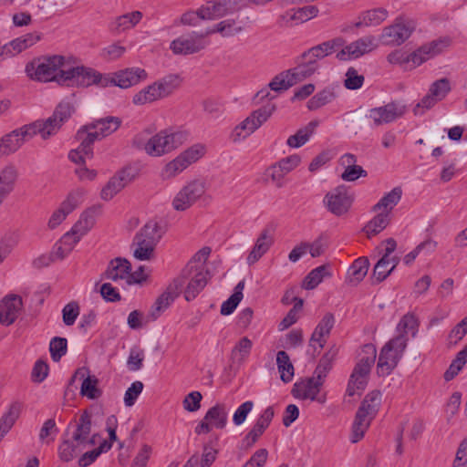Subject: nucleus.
<instances>
[{
  "mask_svg": "<svg viewBox=\"0 0 467 467\" xmlns=\"http://www.w3.org/2000/svg\"><path fill=\"white\" fill-rule=\"evenodd\" d=\"M25 72L31 80L66 87H89L96 85L98 78V71L81 65L71 55L35 57L26 65Z\"/></svg>",
  "mask_w": 467,
  "mask_h": 467,
  "instance_id": "1",
  "label": "nucleus"
},
{
  "mask_svg": "<svg viewBox=\"0 0 467 467\" xmlns=\"http://www.w3.org/2000/svg\"><path fill=\"white\" fill-rule=\"evenodd\" d=\"M184 140V133L180 131L163 130L150 135L149 130H144L134 137L132 144L148 156L158 158L180 147Z\"/></svg>",
  "mask_w": 467,
  "mask_h": 467,
  "instance_id": "2",
  "label": "nucleus"
},
{
  "mask_svg": "<svg viewBox=\"0 0 467 467\" xmlns=\"http://www.w3.org/2000/svg\"><path fill=\"white\" fill-rule=\"evenodd\" d=\"M182 78L179 74H168L144 87L132 97L135 106H143L171 96L182 84Z\"/></svg>",
  "mask_w": 467,
  "mask_h": 467,
  "instance_id": "3",
  "label": "nucleus"
},
{
  "mask_svg": "<svg viewBox=\"0 0 467 467\" xmlns=\"http://www.w3.org/2000/svg\"><path fill=\"white\" fill-rule=\"evenodd\" d=\"M376 357L377 350L373 344H366L362 347L358 354V362L349 377L346 390L348 396L353 397L356 394L360 395L365 389Z\"/></svg>",
  "mask_w": 467,
  "mask_h": 467,
  "instance_id": "4",
  "label": "nucleus"
},
{
  "mask_svg": "<svg viewBox=\"0 0 467 467\" xmlns=\"http://www.w3.org/2000/svg\"><path fill=\"white\" fill-rule=\"evenodd\" d=\"M161 238L158 223L149 221L135 234L131 243L133 257L139 261H150L155 257V249Z\"/></svg>",
  "mask_w": 467,
  "mask_h": 467,
  "instance_id": "5",
  "label": "nucleus"
},
{
  "mask_svg": "<svg viewBox=\"0 0 467 467\" xmlns=\"http://www.w3.org/2000/svg\"><path fill=\"white\" fill-rule=\"evenodd\" d=\"M205 146L199 143L187 148L174 159L165 163L161 170L160 178L163 182L175 179L188 167L199 161L205 154Z\"/></svg>",
  "mask_w": 467,
  "mask_h": 467,
  "instance_id": "6",
  "label": "nucleus"
},
{
  "mask_svg": "<svg viewBox=\"0 0 467 467\" xmlns=\"http://www.w3.org/2000/svg\"><path fill=\"white\" fill-rule=\"evenodd\" d=\"M121 119L118 117H108L85 125L78 130L76 140L82 143V149L88 150L95 140H101L113 132L120 126Z\"/></svg>",
  "mask_w": 467,
  "mask_h": 467,
  "instance_id": "7",
  "label": "nucleus"
},
{
  "mask_svg": "<svg viewBox=\"0 0 467 467\" xmlns=\"http://www.w3.org/2000/svg\"><path fill=\"white\" fill-rule=\"evenodd\" d=\"M409 337L396 336L381 348L377 364V373L380 377L389 376L398 366L407 348Z\"/></svg>",
  "mask_w": 467,
  "mask_h": 467,
  "instance_id": "8",
  "label": "nucleus"
},
{
  "mask_svg": "<svg viewBox=\"0 0 467 467\" xmlns=\"http://www.w3.org/2000/svg\"><path fill=\"white\" fill-rule=\"evenodd\" d=\"M74 111L75 108L70 102L61 101L49 118L32 123L37 134L46 140L59 131L62 125L71 118Z\"/></svg>",
  "mask_w": 467,
  "mask_h": 467,
  "instance_id": "9",
  "label": "nucleus"
},
{
  "mask_svg": "<svg viewBox=\"0 0 467 467\" xmlns=\"http://www.w3.org/2000/svg\"><path fill=\"white\" fill-rule=\"evenodd\" d=\"M191 271V268H183L181 275L173 280L178 285V293L183 291L186 301H192L206 286L210 275L203 274L198 269Z\"/></svg>",
  "mask_w": 467,
  "mask_h": 467,
  "instance_id": "10",
  "label": "nucleus"
},
{
  "mask_svg": "<svg viewBox=\"0 0 467 467\" xmlns=\"http://www.w3.org/2000/svg\"><path fill=\"white\" fill-rule=\"evenodd\" d=\"M206 192V184L202 180H192L182 186L174 195L171 207L176 212H186L192 208Z\"/></svg>",
  "mask_w": 467,
  "mask_h": 467,
  "instance_id": "11",
  "label": "nucleus"
},
{
  "mask_svg": "<svg viewBox=\"0 0 467 467\" xmlns=\"http://www.w3.org/2000/svg\"><path fill=\"white\" fill-rule=\"evenodd\" d=\"M354 200V193L345 185H339L326 193L323 203L329 213L340 217L349 212Z\"/></svg>",
  "mask_w": 467,
  "mask_h": 467,
  "instance_id": "12",
  "label": "nucleus"
},
{
  "mask_svg": "<svg viewBox=\"0 0 467 467\" xmlns=\"http://www.w3.org/2000/svg\"><path fill=\"white\" fill-rule=\"evenodd\" d=\"M37 134L33 123L24 125L0 137V158L16 153L27 140Z\"/></svg>",
  "mask_w": 467,
  "mask_h": 467,
  "instance_id": "13",
  "label": "nucleus"
},
{
  "mask_svg": "<svg viewBox=\"0 0 467 467\" xmlns=\"http://www.w3.org/2000/svg\"><path fill=\"white\" fill-rule=\"evenodd\" d=\"M209 32H192L173 39L170 44L171 51L176 56H189L203 50L207 46Z\"/></svg>",
  "mask_w": 467,
  "mask_h": 467,
  "instance_id": "14",
  "label": "nucleus"
},
{
  "mask_svg": "<svg viewBox=\"0 0 467 467\" xmlns=\"http://www.w3.org/2000/svg\"><path fill=\"white\" fill-rule=\"evenodd\" d=\"M414 28L411 20L400 17L391 26L383 29L380 40L387 46H400L410 36Z\"/></svg>",
  "mask_w": 467,
  "mask_h": 467,
  "instance_id": "15",
  "label": "nucleus"
},
{
  "mask_svg": "<svg viewBox=\"0 0 467 467\" xmlns=\"http://www.w3.org/2000/svg\"><path fill=\"white\" fill-rule=\"evenodd\" d=\"M450 91L451 83L448 78H443L434 81L431 85L428 93L414 107V114H423L425 110L431 109L438 101L442 100Z\"/></svg>",
  "mask_w": 467,
  "mask_h": 467,
  "instance_id": "16",
  "label": "nucleus"
},
{
  "mask_svg": "<svg viewBox=\"0 0 467 467\" xmlns=\"http://www.w3.org/2000/svg\"><path fill=\"white\" fill-rule=\"evenodd\" d=\"M323 384L314 377L308 378L295 383L292 393L296 399L310 400L324 404L327 401V395L319 394Z\"/></svg>",
  "mask_w": 467,
  "mask_h": 467,
  "instance_id": "17",
  "label": "nucleus"
},
{
  "mask_svg": "<svg viewBox=\"0 0 467 467\" xmlns=\"http://www.w3.org/2000/svg\"><path fill=\"white\" fill-rule=\"evenodd\" d=\"M406 112V106L400 102H390L382 107L372 109L368 111V118L375 126H380L394 121Z\"/></svg>",
  "mask_w": 467,
  "mask_h": 467,
  "instance_id": "18",
  "label": "nucleus"
},
{
  "mask_svg": "<svg viewBox=\"0 0 467 467\" xmlns=\"http://www.w3.org/2000/svg\"><path fill=\"white\" fill-rule=\"evenodd\" d=\"M23 310L22 297L8 294L0 300V324L5 327L13 325Z\"/></svg>",
  "mask_w": 467,
  "mask_h": 467,
  "instance_id": "19",
  "label": "nucleus"
},
{
  "mask_svg": "<svg viewBox=\"0 0 467 467\" xmlns=\"http://www.w3.org/2000/svg\"><path fill=\"white\" fill-rule=\"evenodd\" d=\"M377 47L376 38L372 36H367L341 48L337 54V58L342 61L358 58L376 49Z\"/></svg>",
  "mask_w": 467,
  "mask_h": 467,
  "instance_id": "20",
  "label": "nucleus"
},
{
  "mask_svg": "<svg viewBox=\"0 0 467 467\" xmlns=\"http://www.w3.org/2000/svg\"><path fill=\"white\" fill-rule=\"evenodd\" d=\"M134 176L129 168L122 169L116 172L102 187L100 198L103 201H110L120 192L131 181Z\"/></svg>",
  "mask_w": 467,
  "mask_h": 467,
  "instance_id": "21",
  "label": "nucleus"
},
{
  "mask_svg": "<svg viewBox=\"0 0 467 467\" xmlns=\"http://www.w3.org/2000/svg\"><path fill=\"white\" fill-rule=\"evenodd\" d=\"M148 78V72L139 67H127L115 72L117 87L126 89L139 85Z\"/></svg>",
  "mask_w": 467,
  "mask_h": 467,
  "instance_id": "22",
  "label": "nucleus"
},
{
  "mask_svg": "<svg viewBox=\"0 0 467 467\" xmlns=\"http://www.w3.org/2000/svg\"><path fill=\"white\" fill-rule=\"evenodd\" d=\"M292 76L293 75L290 74L289 70L281 72L270 81L268 88H264L259 90L256 93L255 98L260 100H264L265 99H273L275 97L271 95L270 90L281 92L287 90L289 88L296 85Z\"/></svg>",
  "mask_w": 467,
  "mask_h": 467,
  "instance_id": "23",
  "label": "nucleus"
},
{
  "mask_svg": "<svg viewBox=\"0 0 467 467\" xmlns=\"http://www.w3.org/2000/svg\"><path fill=\"white\" fill-rule=\"evenodd\" d=\"M131 270L130 263L121 257L111 260L104 273L105 278L115 283L128 285L129 274Z\"/></svg>",
  "mask_w": 467,
  "mask_h": 467,
  "instance_id": "24",
  "label": "nucleus"
},
{
  "mask_svg": "<svg viewBox=\"0 0 467 467\" xmlns=\"http://www.w3.org/2000/svg\"><path fill=\"white\" fill-rule=\"evenodd\" d=\"M91 425L92 415L88 410H84L76 424V430L72 435L74 441H80L87 447L94 445L96 435H91Z\"/></svg>",
  "mask_w": 467,
  "mask_h": 467,
  "instance_id": "25",
  "label": "nucleus"
},
{
  "mask_svg": "<svg viewBox=\"0 0 467 467\" xmlns=\"http://www.w3.org/2000/svg\"><path fill=\"white\" fill-rule=\"evenodd\" d=\"M275 415V410L272 406L267 407L261 415L257 418L252 429L248 431L244 438L246 446H253L258 439L263 435L265 431L269 427Z\"/></svg>",
  "mask_w": 467,
  "mask_h": 467,
  "instance_id": "26",
  "label": "nucleus"
},
{
  "mask_svg": "<svg viewBox=\"0 0 467 467\" xmlns=\"http://www.w3.org/2000/svg\"><path fill=\"white\" fill-rule=\"evenodd\" d=\"M447 46L448 43L442 40L433 41L428 45H424L416 51L409 54V63H412L413 67H418L431 57L440 54Z\"/></svg>",
  "mask_w": 467,
  "mask_h": 467,
  "instance_id": "27",
  "label": "nucleus"
},
{
  "mask_svg": "<svg viewBox=\"0 0 467 467\" xmlns=\"http://www.w3.org/2000/svg\"><path fill=\"white\" fill-rule=\"evenodd\" d=\"M37 40L38 37L35 36L33 34H26L13 39L1 47L0 58L5 59L15 57L33 46Z\"/></svg>",
  "mask_w": 467,
  "mask_h": 467,
  "instance_id": "28",
  "label": "nucleus"
},
{
  "mask_svg": "<svg viewBox=\"0 0 467 467\" xmlns=\"http://www.w3.org/2000/svg\"><path fill=\"white\" fill-rule=\"evenodd\" d=\"M79 377L82 379L80 388V394L89 400H97L101 397L102 390L99 388V379L94 375L88 374V369L86 368H78L74 378Z\"/></svg>",
  "mask_w": 467,
  "mask_h": 467,
  "instance_id": "29",
  "label": "nucleus"
},
{
  "mask_svg": "<svg viewBox=\"0 0 467 467\" xmlns=\"http://www.w3.org/2000/svg\"><path fill=\"white\" fill-rule=\"evenodd\" d=\"M276 105L268 103L253 110L243 121L250 130L254 133L261 126H263L275 112Z\"/></svg>",
  "mask_w": 467,
  "mask_h": 467,
  "instance_id": "30",
  "label": "nucleus"
},
{
  "mask_svg": "<svg viewBox=\"0 0 467 467\" xmlns=\"http://www.w3.org/2000/svg\"><path fill=\"white\" fill-rule=\"evenodd\" d=\"M335 324V317L331 313H327L317 324L315 328L311 338L310 346L315 348V344L318 345L319 349L323 348L330 331Z\"/></svg>",
  "mask_w": 467,
  "mask_h": 467,
  "instance_id": "31",
  "label": "nucleus"
},
{
  "mask_svg": "<svg viewBox=\"0 0 467 467\" xmlns=\"http://www.w3.org/2000/svg\"><path fill=\"white\" fill-rule=\"evenodd\" d=\"M344 45L345 40L342 37H337L308 49L303 54L302 57L317 61L343 47Z\"/></svg>",
  "mask_w": 467,
  "mask_h": 467,
  "instance_id": "32",
  "label": "nucleus"
},
{
  "mask_svg": "<svg viewBox=\"0 0 467 467\" xmlns=\"http://www.w3.org/2000/svg\"><path fill=\"white\" fill-rule=\"evenodd\" d=\"M231 10L230 0L210 1L200 7V14L202 15V19L214 20L226 16Z\"/></svg>",
  "mask_w": 467,
  "mask_h": 467,
  "instance_id": "33",
  "label": "nucleus"
},
{
  "mask_svg": "<svg viewBox=\"0 0 467 467\" xmlns=\"http://www.w3.org/2000/svg\"><path fill=\"white\" fill-rule=\"evenodd\" d=\"M179 296L178 285L171 283L155 301L150 311V317L152 320H156L161 312H163Z\"/></svg>",
  "mask_w": 467,
  "mask_h": 467,
  "instance_id": "34",
  "label": "nucleus"
},
{
  "mask_svg": "<svg viewBox=\"0 0 467 467\" xmlns=\"http://www.w3.org/2000/svg\"><path fill=\"white\" fill-rule=\"evenodd\" d=\"M402 189L400 186L394 187L390 192L383 195V197L372 207V212L387 213L390 212L400 202L402 197Z\"/></svg>",
  "mask_w": 467,
  "mask_h": 467,
  "instance_id": "35",
  "label": "nucleus"
},
{
  "mask_svg": "<svg viewBox=\"0 0 467 467\" xmlns=\"http://www.w3.org/2000/svg\"><path fill=\"white\" fill-rule=\"evenodd\" d=\"M272 243L273 240L268 233L262 232L247 256V264L252 265L256 263L268 251Z\"/></svg>",
  "mask_w": 467,
  "mask_h": 467,
  "instance_id": "36",
  "label": "nucleus"
},
{
  "mask_svg": "<svg viewBox=\"0 0 467 467\" xmlns=\"http://www.w3.org/2000/svg\"><path fill=\"white\" fill-rule=\"evenodd\" d=\"M318 126L317 120H312L305 127L299 129L294 135L288 137L286 144L290 148H299L305 145Z\"/></svg>",
  "mask_w": 467,
  "mask_h": 467,
  "instance_id": "37",
  "label": "nucleus"
},
{
  "mask_svg": "<svg viewBox=\"0 0 467 467\" xmlns=\"http://www.w3.org/2000/svg\"><path fill=\"white\" fill-rule=\"evenodd\" d=\"M87 448L80 441L71 439L64 440L58 447V456L61 461L67 462L72 461L78 453Z\"/></svg>",
  "mask_w": 467,
  "mask_h": 467,
  "instance_id": "38",
  "label": "nucleus"
},
{
  "mask_svg": "<svg viewBox=\"0 0 467 467\" xmlns=\"http://www.w3.org/2000/svg\"><path fill=\"white\" fill-rule=\"evenodd\" d=\"M227 409L224 404L218 403L210 408L204 416L213 428L223 429L227 424Z\"/></svg>",
  "mask_w": 467,
  "mask_h": 467,
  "instance_id": "39",
  "label": "nucleus"
},
{
  "mask_svg": "<svg viewBox=\"0 0 467 467\" xmlns=\"http://www.w3.org/2000/svg\"><path fill=\"white\" fill-rule=\"evenodd\" d=\"M381 397L382 395L380 391H370L365 397L357 412L364 414L366 417H368L372 420L379 410L381 402Z\"/></svg>",
  "mask_w": 467,
  "mask_h": 467,
  "instance_id": "40",
  "label": "nucleus"
},
{
  "mask_svg": "<svg viewBox=\"0 0 467 467\" xmlns=\"http://www.w3.org/2000/svg\"><path fill=\"white\" fill-rule=\"evenodd\" d=\"M305 62L300 63L296 67L289 69V72L296 84L311 77L318 70V65L316 60L304 58Z\"/></svg>",
  "mask_w": 467,
  "mask_h": 467,
  "instance_id": "41",
  "label": "nucleus"
},
{
  "mask_svg": "<svg viewBox=\"0 0 467 467\" xmlns=\"http://www.w3.org/2000/svg\"><path fill=\"white\" fill-rule=\"evenodd\" d=\"M92 210L84 212L78 221L73 225L70 232L79 240L86 235L95 225L96 219Z\"/></svg>",
  "mask_w": 467,
  "mask_h": 467,
  "instance_id": "42",
  "label": "nucleus"
},
{
  "mask_svg": "<svg viewBox=\"0 0 467 467\" xmlns=\"http://www.w3.org/2000/svg\"><path fill=\"white\" fill-rule=\"evenodd\" d=\"M331 276L327 265H320L308 273L302 282V287L306 290L316 288L326 277Z\"/></svg>",
  "mask_w": 467,
  "mask_h": 467,
  "instance_id": "43",
  "label": "nucleus"
},
{
  "mask_svg": "<svg viewBox=\"0 0 467 467\" xmlns=\"http://www.w3.org/2000/svg\"><path fill=\"white\" fill-rule=\"evenodd\" d=\"M369 267L368 259L359 257L354 261L348 272V282L352 285H358L367 275Z\"/></svg>",
  "mask_w": 467,
  "mask_h": 467,
  "instance_id": "44",
  "label": "nucleus"
},
{
  "mask_svg": "<svg viewBox=\"0 0 467 467\" xmlns=\"http://www.w3.org/2000/svg\"><path fill=\"white\" fill-rule=\"evenodd\" d=\"M276 365L280 373V379L285 383L290 382L294 378L295 368L285 351L280 350L277 352Z\"/></svg>",
  "mask_w": 467,
  "mask_h": 467,
  "instance_id": "45",
  "label": "nucleus"
},
{
  "mask_svg": "<svg viewBox=\"0 0 467 467\" xmlns=\"http://www.w3.org/2000/svg\"><path fill=\"white\" fill-rule=\"evenodd\" d=\"M142 18V13L133 11L118 16L112 23L113 29L117 32H123L134 27Z\"/></svg>",
  "mask_w": 467,
  "mask_h": 467,
  "instance_id": "46",
  "label": "nucleus"
},
{
  "mask_svg": "<svg viewBox=\"0 0 467 467\" xmlns=\"http://www.w3.org/2000/svg\"><path fill=\"white\" fill-rule=\"evenodd\" d=\"M374 216L363 228L364 233L371 238L382 232L389 223V215L387 213L377 212Z\"/></svg>",
  "mask_w": 467,
  "mask_h": 467,
  "instance_id": "47",
  "label": "nucleus"
},
{
  "mask_svg": "<svg viewBox=\"0 0 467 467\" xmlns=\"http://www.w3.org/2000/svg\"><path fill=\"white\" fill-rule=\"evenodd\" d=\"M22 405L19 402H13L7 411L0 419V433L4 436L12 429L21 412Z\"/></svg>",
  "mask_w": 467,
  "mask_h": 467,
  "instance_id": "48",
  "label": "nucleus"
},
{
  "mask_svg": "<svg viewBox=\"0 0 467 467\" xmlns=\"http://www.w3.org/2000/svg\"><path fill=\"white\" fill-rule=\"evenodd\" d=\"M242 31L243 26L241 22H238L234 19H225L218 23L214 27L205 30V32H209V36L218 32L221 33L223 36H234Z\"/></svg>",
  "mask_w": 467,
  "mask_h": 467,
  "instance_id": "49",
  "label": "nucleus"
},
{
  "mask_svg": "<svg viewBox=\"0 0 467 467\" xmlns=\"http://www.w3.org/2000/svg\"><path fill=\"white\" fill-rule=\"evenodd\" d=\"M371 422V419L364 414L356 413L351 428L350 441L352 443L358 442L365 435Z\"/></svg>",
  "mask_w": 467,
  "mask_h": 467,
  "instance_id": "50",
  "label": "nucleus"
},
{
  "mask_svg": "<svg viewBox=\"0 0 467 467\" xmlns=\"http://www.w3.org/2000/svg\"><path fill=\"white\" fill-rule=\"evenodd\" d=\"M244 280L240 281L236 285L234 294L226 301H224L221 306L222 315L228 316L235 310L244 297L243 291L244 289Z\"/></svg>",
  "mask_w": 467,
  "mask_h": 467,
  "instance_id": "51",
  "label": "nucleus"
},
{
  "mask_svg": "<svg viewBox=\"0 0 467 467\" xmlns=\"http://www.w3.org/2000/svg\"><path fill=\"white\" fill-rule=\"evenodd\" d=\"M388 16V11L383 8H378L367 11L361 15L359 21L355 24L357 27L361 26H378Z\"/></svg>",
  "mask_w": 467,
  "mask_h": 467,
  "instance_id": "52",
  "label": "nucleus"
},
{
  "mask_svg": "<svg viewBox=\"0 0 467 467\" xmlns=\"http://www.w3.org/2000/svg\"><path fill=\"white\" fill-rule=\"evenodd\" d=\"M419 321L412 313L404 315L397 325V336H404L408 337V333L411 332L412 337H415L418 331Z\"/></svg>",
  "mask_w": 467,
  "mask_h": 467,
  "instance_id": "53",
  "label": "nucleus"
},
{
  "mask_svg": "<svg viewBox=\"0 0 467 467\" xmlns=\"http://www.w3.org/2000/svg\"><path fill=\"white\" fill-rule=\"evenodd\" d=\"M210 254V247H202L192 256V258L189 261L184 268H191V271H195L194 269H198V271L200 270L203 274L210 275V271L205 266V263L208 260Z\"/></svg>",
  "mask_w": 467,
  "mask_h": 467,
  "instance_id": "54",
  "label": "nucleus"
},
{
  "mask_svg": "<svg viewBox=\"0 0 467 467\" xmlns=\"http://www.w3.org/2000/svg\"><path fill=\"white\" fill-rule=\"evenodd\" d=\"M87 194V189L83 187L75 188L68 192L67 198L62 202V203L72 213L84 202Z\"/></svg>",
  "mask_w": 467,
  "mask_h": 467,
  "instance_id": "55",
  "label": "nucleus"
},
{
  "mask_svg": "<svg viewBox=\"0 0 467 467\" xmlns=\"http://www.w3.org/2000/svg\"><path fill=\"white\" fill-rule=\"evenodd\" d=\"M318 9L316 6L308 5L302 8L292 10V13L289 14V21H296V23H303L305 21L309 20L317 16ZM288 16V14H287ZM283 19L286 18V15L282 16Z\"/></svg>",
  "mask_w": 467,
  "mask_h": 467,
  "instance_id": "56",
  "label": "nucleus"
},
{
  "mask_svg": "<svg viewBox=\"0 0 467 467\" xmlns=\"http://www.w3.org/2000/svg\"><path fill=\"white\" fill-rule=\"evenodd\" d=\"M467 362V346L461 350L456 358L452 360L449 368L444 373V379L446 381L451 380L456 375H458L459 371L462 368V367Z\"/></svg>",
  "mask_w": 467,
  "mask_h": 467,
  "instance_id": "57",
  "label": "nucleus"
},
{
  "mask_svg": "<svg viewBox=\"0 0 467 467\" xmlns=\"http://www.w3.org/2000/svg\"><path fill=\"white\" fill-rule=\"evenodd\" d=\"M336 95L331 89H323L320 92L313 96L307 102V108L310 110L317 109L328 103H330Z\"/></svg>",
  "mask_w": 467,
  "mask_h": 467,
  "instance_id": "58",
  "label": "nucleus"
},
{
  "mask_svg": "<svg viewBox=\"0 0 467 467\" xmlns=\"http://www.w3.org/2000/svg\"><path fill=\"white\" fill-rule=\"evenodd\" d=\"M252 346L253 343L247 337H242L232 350L233 358L240 363L244 362L249 356Z\"/></svg>",
  "mask_w": 467,
  "mask_h": 467,
  "instance_id": "59",
  "label": "nucleus"
},
{
  "mask_svg": "<svg viewBox=\"0 0 467 467\" xmlns=\"http://www.w3.org/2000/svg\"><path fill=\"white\" fill-rule=\"evenodd\" d=\"M334 359V354L327 353L325 354L319 360L318 365L317 366L315 372H314V378L321 381L322 383L325 382V379L327 376L328 372L330 371L332 368V362Z\"/></svg>",
  "mask_w": 467,
  "mask_h": 467,
  "instance_id": "60",
  "label": "nucleus"
},
{
  "mask_svg": "<svg viewBox=\"0 0 467 467\" xmlns=\"http://www.w3.org/2000/svg\"><path fill=\"white\" fill-rule=\"evenodd\" d=\"M126 52V47L120 45L119 42H114L101 50V57L107 60H117L120 58Z\"/></svg>",
  "mask_w": 467,
  "mask_h": 467,
  "instance_id": "61",
  "label": "nucleus"
},
{
  "mask_svg": "<svg viewBox=\"0 0 467 467\" xmlns=\"http://www.w3.org/2000/svg\"><path fill=\"white\" fill-rule=\"evenodd\" d=\"M67 341L64 337H54L49 345V350L54 361H58L67 353Z\"/></svg>",
  "mask_w": 467,
  "mask_h": 467,
  "instance_id": "62",
  "label": "nucleus"
},
{
  "mask_svg": "<svg viewBox=\"0 0 467 467\" xmlns=\"http://www.w3.org/2000/svg\"><path fill=\"white\" fill-rule=\"evenodd\" d=\"M144 385L141 381H134L130 387L128 388L124 394V404L127 407H131L135 404L136 400L141 394Z\"/></svg>",
  "mask_w": 467,
  "mask_h": 467,
  "instance_id": "63",
  "label": "nucleus"
},
{
  "mask_svg": "<svg viewBox=\"0 0 467 467\" xmlns=\"http://www.w3.org/2000/svg\"><path fill=\"white\" fill-rule=\"evenodd\" d=\"M467 334V317L458 323L450 332L448 339L450 344L456 345Z\"/></svg>",
  "mask_w": 467,
  "mask_h": 467,
  "instance_id": "64",
  "label": "nucleus"
}]
</instances>
